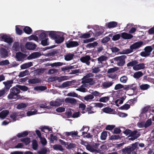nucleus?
<instances>
[{"mask_svg":"<svg viewBox=\"0 0 154 154\" xmlns=\"http://www.w3.org/2000/svg\"><path fill=\"white\" fill-rule=\"evenodd\" d=\"M138 142H136L133 143L131 146H128L122 149V152L124 154H136V152L134 151L135 149L137 150Z\"/></svg>","mask_w":154,"mask_h":154,"instance_id":"1","label":"nucleus"},{"mask_svg":"<svg viewBox=\"0 0 154 154\" xmlns=\"http://www.w3.org/2000/svg\"><path fill=\"white\" fill-rule=\"evenodd\" d=\"M20 91L16 86L10 89V93L8 94V99H22L21 96L19 94Z\"/></svg>","mask_w":154,"mask_h":154,"instance_id":"2","label":"nucleus"},{"mask_svg":"<svg viewBox=\"0 0 154 154\" xmlns=\"http://www.w3.org/2000/svg\"><path fill=\"white\" fill-rule=\"evenodd\" d=\"M127 57L125 55H122L119 57H116L114 58L113 60H111V63H113V60L117 62H116L118 66H122L125 64V59Z\"/></svg>","mask_w":154,"mask_h":154,"instance_id":"3","label":"nucleus"},{"mask_svg":"<svg viewBox=\"0 0 154 154\" xmlns=\"http://www.w3.org/2000/svg\"><path fill=\"white\" fill-rule=\"evenodd\" d=\"M128 67H145V64L143 63L138 64V62L136 60H132L127 64Z\"/></svg>","mask_w":154,"mask_h":154,"instance_id":"4","label":"nucleus"},{"mask_svg":"<svg viewBox=\"0 0 154 154\" xmlns=\"http://www.w3.org/2000/svg\"><path fill=\"white\" fill-rule=\"evenodd\" d=\"M153 48L152 46H147L145 48L144 51H142L141 52L140 55L143 57H147L150 54V53L152 51Z\"/></svg>","mask_w":154,"mask_h":154,"instance_id":"5","label":"nucleus"},{"mask_svg":"<svg viewBox=\"0 0 154 154\" xmlns=\"http://www.w3.org/2000/svg\"><path fill=\"white\" fill-rule=\"evenodd\" d=\"M137 88V86L136 84H132L125 85L124 86V89L126 90H132V93L131 94H128L129 96H132L134 94V93Z\"/></svg>","mask_w":154,"mask_h":154,"instance_id":"6","label":"nucleus"},{"mask_svg":"<svg viewBox=\"0 0 154 154\" xmlns=\"http://www.w3.org/2000/svg\"><path fill=\"white\" fill-rule=\"evenodd\" d=\"M0 38L4 40L5 42L8 43L9 45L13 42V39L6 34H0Z\"/></svg>","mask_w":154,"mask_h":154,"instance_id":"7","label":"nucleus"},{"mask_svg":"<svg viewBox=\"0 0 154 154\" xmlns=\"http://www.w3.org/2000/svg\"><path fill=\"white\" fill-rule=\"evenodd\" d=\"M138 131L137 130H134L131 132L130 134L129 135V140H134L137 139L140 136V134H137Z\"/></svg>","mask_w":154,"mask_h":154,"instance_id":"8","label":"nucleus"},{"mask_svg":"<svg viewBox=\"0 0 154 154\" xmlns=\"http://www.w3.org/2000/svg\"><path fill=\"white\" fill-rule=\"evenodd\" d=\"M13 83V80L11 79L10 80L7 81L6 82H3V84L5 85V87L4 88L6 91H8L10 88L12 87V84Z\"/></svg>","mask_w":154,"mask_h":154,"instance_id":"9","label":"nucleus"},{"mask_svg":"<svg viewBox=\"0 0 154 154\" xmlns=\"http://www.w3.org/2000/svg\"><path fill=\"white\" fill-rule=\"evenodd\" d=\"M63 102V100L60 99H57L54 101H51L50 104L51 106H58L61 105L62 103Z\"/></svg>","mask_w":154,"mask_h":154,"instance_id":"10","label":"nucleus"},{"mask_svg":"<svg viewBox=\"0 0 154 154\" xmlns=\"http://www.w3.org/2000/svg\"><path fill=\"white\" fill-rule=\"evenodd\" d=\"M91 57L89 55H86L81 58L80 60L83 63H85L87 65H89L90 64Z\"/></svg>","mask_w":154,"mask_h":154,"instance_id":"11","label":"nucleus"},{"mask_svg":"<svg viewBox=\"0 0 154 154\" xmlns=\"http://www.w3.org/2000/svg\"><path fill=\"white\" fill-rule=\"evenodd\" d=\"M36 47V45L31 42H27L25 45L26 48L29 50H34Z\"/></svg>","mask_w":154,"mask_h":154,"instance_id":"12","label":"nucleus"},{"mask_svg":"<svg viewBox=\"0 0 154 154\" xmlns=\"http://www.w3.org/2000/svg\"><path fill=\"white\" fill-rule=\"evenodd\" d=\"M79 45V43L76 41H69L66 43V46L68 48L76 47Z\"/></svg>","mask_w":154,"mask_h":154,"instance_id":"13","label":"nucleus"},{"mask_svg":"<svg viewBox=\"0 0 154 154\" xmlns=\"http://www.w3.org/2000/svg\"><path fill=\"white\" fill-rule=\"evenodd\" d=\"M143 42L142 41H139L134 43L131 45V47L133 50L139 48H140L143 45Z\"/></svg>","mask_w":154,"mask_h":154,"instance_id":"14","label":"nucleus"},{"mask_svg":"<svg viewBox=\"0 0 154 154\" xmlns=\"http://www.w3.org/2000/svg\"><path fill=\"white\" fill-rule=\"evenodd\" d=\"M0 56L2 58H6L8 56V51L5 48H1L0 49Z\"/></svg>","mask_w":154,"mask_h":154,"instance_id":"15","label":"nucleus"},{"mask_svg":"<svg viewBox=\"0 0 154 154\" xmlns=\"http://www.w3.org/2000/svg\"><path fill=\"white\" fill-rule=\"evenodd\" d=\"M26 56V55L23 54L20 52L17 53L16 55V58L19 61L21 60L24 59Z\"/></svg>","mask_w":154,"mask_h":154,"instance_id":"16","label":"nucleus"},{"mask_svg":"<svg viewBox=\"0 0 154 154\" xmlns=\"http://www.w3.org/2000/svg\"><path fill=\"white\" fill-rule=\"evenodd\" d=\"M41 55L40 53L38 52H34L32 53L29 55L27 57L29 60L32 59H35L40 57Z\"/></svg>","mask_w":154,"mask_h":154,"instance_id":"17","label":"nucleus"},{"mask_svg":"<svg viewBox=\"0 0 154 154\" xmlns=\"http://www.w3.org/2000/svg\"><path fill=\"white\" fill-rule=\"evenodd\" d=\"M121 36L122 38L125 39H130L133 37L132 35L125 32L121 33Z\"/></svg>","mask_w":154,"mask_h":154,"instance_id":"18","label":"nucleus"},{"mask_svg":"<svg viewBox=\"0 0 154 154\" xmlns=\"http://www.w3.org/2000/svg\"><path fill=\"white\" fill-rule=\"evenodd\" d=\"M113 84L112 81H108L103 82L102 85L103 89H107L111 86Z\"/></svg>","mask_w":154,"mask_h":154,"instance_id":"19","label":"nucleus"},{"mask_svg":"<svg viewBox=\"0 0 154 154\" xmlns=\"http://www.w3.org/2000/svg\"><path fill=\"white\" fill-rule=\"evenodd\" d=\"M118 23L115 21H111L106 24L107 28L109 29H111L116 27L117 26Z\"/></svg>","mask_w":154,"mask_h":154,"instance_id":"20","label":"nucleus"},{"mask_svg":"<svg viewBox=\"0 0 154 154\" xmlns=\"http://www.w3.org/2000/svg\"><path fill=\"white\" fill-rule=\"evenodd\" d=\"M28 82L30 84H35L40 82L41 80L38 78H34L29 79Z\"/></svg>","mask_w":154,"mask_h":154,"instance_id":"21","label":"nucleus"},{"mask_svg":"<svg viewBox=\"0 0 154 154\" xmlns=\"http://www.w3.org/2000/svg\"><path fill=\"white\" fill-rule=\"evenodd\" d=\"M93 33V32L91 30L88 32L82 34L79 36V38H86L90 37Z\"/></svg>","mask_w":154,"mask_h":154,"instance_id":"22","label":"nucleus"},{"mask_svg":"<svg viewBox=\"0 0 154 154\" xmlns=\"http://www.w3.org/2000/svg\"><path fill=\"white\" fill-rule=\"evenodd\" d=\"M63 64V63L58 62L53 63H47L45 65V66H51V67H53L54 66L57 67L58 66H62Z\"/></svg>","mask_w":154,"mask_h":154,"instance_id":"23","label":"nucleus"},{"mask_svg":"<svg viewBox=\"0 0 154 154\" xmlns=\"http://www.w3.org/2000/svg\"><path fill=\"white\" fill-rule=\"evenodd\" d=\"M66 103H70L71 104H75L76 103V100L74 98L69 97L66 98L65 100Z\"/></svg>","mask_w":154,"mask_h":154,"instance_id":"24","label":"nucleus"},{"mask_svg":"<svg viewBox=\"0 0 154 154\" xmlns=\"http://www.w3.org/2000/svg\"><path fill=\"white\" fill-rule=\"evenodd\" d=\"M64 39V38L63 37L60 36V35H58L57 36V38L54 39L55 40V43H56L59 44L63 42Z\"/></svg>","mask_w":154,"mask_h":154,"instance_id":"25","label":"nucleus"},{"mask_svg":"<svg viewBox=\"0 0 154 154\" xmlns=\"http://www.w3.org/2000/svg\"><path fill=\"white\" fill-rule=\"evenodd\" d=\"M9 111L7 110L2 111L0 112V118L4 119L8 114Z\"/></svg>","mask_w":154,"mask_h":154,"instance_id":"26","label":"nucleus"},{"mask_svg":"<svg viewBox=\"0 0 154 154\" xmlns=\"http://www.w3.org/2000/svg\"><path fill=\"white\" fill-rule=\"evenodd\" d=\"M47 32L49 33L48 35L49 36L54 39H55L58 35V34H57L55 31H47Z\"/></svg>","mask_w":154,"mask_h":154,"instance_id":"27","label":"nucleus"},{"mask_svg":"<svg viewBox=\"0 0 154 154\" xmlns=\"http://www.w3.org/2000/svg\"><path fill=\"white\" fill-rule=\"evenodd\" d=\"M74 56V54L68 53L64 56V59L66 61H69L73 59Z\"/></svg>","mask_w":154,"mask_h":154,"instance_id":"28","label":"nucleus"},{"mask_svg":"<svg viewBox=\"0 0 154 154\" xmlns=\"http://www.w3.org/2000/svg\"><path fill=\"white\" fill-rule=\"evenodd\" d=\"M19 113L17 112H14L12 113L10 116V117L12 119V120L10 122H14L16 121L17 120L16 118L17 116H19Z\"/></svg>","mask_w":154,"mask_h":154,"instance_id":"29","label":"nucleus"},{"mask_svg":"<svg viewBox=\"0 0 154 154\" xmlns=\"http://www.w3.org/2000/svg\"><path fill=\"white\" fill-rule=\"evenodd\" d=\"M16 87L18 88L20 90H21L23 91H26L29 89L25 85H16Z\"/></svg>","mask_w":154,"mask_h":154,"instance_id":"30","label":"nucleus"},{"mask_svg":"<svg viewBox=\"0 0 154 154\" xmlns=\"http://www.w3.org/2000/svg\"><path fill=\"white\" fill-rule=\"evenodd\" d=\"M24 32L27 34H30L32 32V29L29 26H26L23 29Z\"/></svg>","mask_w":154,"mask_h":154,"instance_id":"31","label":"nucleus"},{"mask_svg":"<svg viewBox=\"0 0 154 154\" xmlns=\"http://www.w3.org/2000/svg\"><path fill=\"white\" fill-rule=\"evenodd\" d=\"M12 49L16 51H19L20 49V47L18 42H14L12 46Z\"/></svg>","mask_w":154,"mask_h":154,"instance_id":"32","label":"nucleus"},{"mask_svg":"<svg viewBox=\"0 0 154 154\" xmlns=\"http://www.w3.org/2000/svg\"><path fill=\"white\" fill-rule=\"evenodd\" d=\"M53 149L55 150H58L62 151L64 150L63 147L60 144H56L53 146Z\"/></svg>","mask_w":154,"mask_h":154,"instance_id":"33","label":"nucleus"},{"mask_svg":"<svg viewBox=\"0 0 154 154\" xmlns=\"http://www.w3.org/2000/svg\"><path fill=\"white\" fill-rule=\"evenodd\" d=\"M29 72L27 70H26L24 71L21 72L18 75L19 77H23L29 74Z\"/></svg>","mask_w":154,"mask_h":154,"instance_id":"34","label":"nucleus"},{"mask_svg":"<svg viewBox=\"0 0 154 154\" xmlns=\"http://www.w3.org/2000/svg\"><path fill=\"white\" fill-rule=\"evenodd\" d=\"M47 89V87L45 86H37L34 88V89L37 91H43Z\"/></svg>","mask_w":154,"mask_h":154,"instance_id":"35","label":"nucleus"},{"mask_svg":"<svg viewBox=\"0 0 154 154\" xmlns=\"http://www.w3.org/2000/svg\"><path fill=\"white\" fill-rule=\"evenodd\" d=\"M104 32V30L102 28H100L97 31L95 34V35L96 36H99L103 34Z\"/></svg>","mask_w":154,"mask_h":154,"instance_id":"36","label":"nucleus"},{"mask_svg":"<svg viewBox=\"0 0 154 154\" xmlns=\"http://www.w3.org/2000/svg\"><path fill=\"white\" fill-rule=\"evenodd\" d=\"M143 75V73L140 71H138L134 73L133 75V77L136 79H138L141 77Z\"/></svg>","mask_w":154,"mask_h":154,"instance_id":"37","label":"nucleus"},{"mask_svg":"<svg viewBox=\"0 0 154 154\" xmlns=\"http://www.w3.org/2000/svg\"><path fill=\"white\" fill-rule=\"evenodd\" d=\"M28 134V133L27 131H25L21 133H19L17 135V136L18 137H25L27 136Z\"/></svg>","mask_w":154,"mask_h":154,"instance_id":"38","label":"nucleus"},{"mask_svg":"<svg viewBox=\"0 0 154 154\" xmlns=\"http://www.w3.org/2000/svg\"><path fill=\"white\" fill-rule=\"evenodd\" d=\"M150 86L147 84H142L140 86V88L143 90H146L149 88Z\"/></svg>","mask_w":154,"mask_h":154,"instance_id":"39","label":"nucleus"},{"mask_svg":"<svg viewBox=\"0 0 154 154\" xmlns=\"http://www.w3.org/2000/svg\"><path fill=\"white\" fill-rule=\"evenodd\" d=\"M27 106L26 104L25 103H21L19 104L17 106V108L18 109H23L26 108Z\"/></svg>","mask_w":154,"mask_h":154,"instance_id":"40","label":"nucleus"},{"mask_svg":"<svg viewBox=\"0 0 154 154\" xmlns=\"http://www.w3.org/2000/svg\"><path fill=\"white\" fill-rule=\"evenodd\" d=\"M75 147V145L73 143H67L66 147L68 149H69L74 148Z\"/></svg>","mask_w":154,"mask_h":154,"instance_id":"41","label":"nucleus"},{"mask_svg":"<svg viewBox=\"0 0 154 154\" xmlns=\"http://www.w3.org/2000/svg\"><path fill=\"white\" fill-rule=\"evenodd\" d=\"M152 124V119H148L144 123V128H146L150 126Z\"/></svg>","mask_w":154,"mask_h":154,"instance_id":"42","label":"nucleus"},{"mask_svg":"<svg viewBox=\"0 0 154 154\" xmlns=\"http://www.w3.org/2000/svg\"><path fill=\"white\" fill-rule=\"evenodd\" d=\"M130 49H127L124 50L122 51V54H128L130 53L133 51V49L131 48V46L130 47Z\"/></svg>","mask_w":154,"mask_h":154,"instance_id":"43","label":"nucleus"},{"mask_svg":"<svg viewBox=\"0 0 154 154\" xmlns=\"http://www.w3.org/2000/svg\"><path fill=\"white\" fill-rule=\"evenodd\" d=\"M45 69L44 68H38L37 70H35V73L37 75H40L44 73Z\"/></svg>","mask_w":154,"mask_h":154,"instance_id":"44","label":"nucleus"},{"mask_svg":"<svg viewBox=\"0 0 154 154\" xmlns=\"http://www.w3.org/2000/svg\"><path fill=\"white\" fill-rule=\"evenodd\" d=\"M103 112L107 113H110L113 111V109L110 108L105 107L103 109Z\"/></svg>","mask_w":154,"mask_h":154,"instance_id":"45","label":"nucleus"},{"mask_svg":"<svg viewBox=\"0 0 154 154\" xmlns=\"http://www.w3.org/2000/svg\"><path fill=\"white\" fill-rule=\"evenodd\" d=\"M94 98V97L93 95L89 94L85 96L84 97V99L87 101H88Z\"/></svg>","mask_w":154,"mask_h":154,"instance_id":"46","label":"nucleus"},{"mask_svg":"<svg viewBox=\"0 0 154 154\" xmlns=\"http://www.w3.org/2000/svg\"><path fill=\"white\" fill-rule=\"evenodd\" d=\"M41 40V44L42 45L45 46L49 45V43L48 42V38H47Z\"/></svg>","mask_w":154,"mask_h":154,"instance_id":"47","label":"nucleus"},{"mask_svg":"<svg viewBox=\"0 0 154 154\" xmlns=\"http://www.w3.org/2000/svg\"><path fill=\"white\" fill-rule=\"evenodd\" d=\"M10 142L9 141H7L2 146L4 149L6 150H8L10 147Z\"/></svg>","mask_w":154,"mask_h":154,"instance_id":"48","label":"nucleus"},{"mask_svg":"<svg viewBox=\"0 0 154 154\" xmlns=\"http://www.w3.org/2000/svg\"><path fill=\"white\" fill-rule=\"evenodd\" d=\"M86 149L89 151L94 152V148L91 145L89 144L85 145Z\"/></svg>","mask_w":154,"mask_h":154,"instance_id":"49","label":"nucleus"},{"mask_svg":"<svg viewBox=\"0 0 154 154\" xmlns=\"http://www.w3.org/2000/svg\"><path fill=\"white\" fill-rule=\"evenodd\" d=\"M107 59V57L102 55L97 58V60L98 61L101 63L102 62L106 61Z\"/></svg>","mask_w":154,"mask_h":154,"instance_id":"50","label":"nucleus"},{"mask_svg":"<svg viewBox=\"0 0 154 154\" xmlns=\"http://www.w3.org/2000/svg\"><path fill=\"white\" fill-rule=\"evenodd\" d=\"M107 136V134L106 131H103L102 132L101 136L100 139L102 140H105L106 139Z\"/></svg>","mask_w":154,"mask_h":154,"instance_id":"51","label":"nucleus"},{"mask_svg":"<svg viewBox=\"0 0 154 154\" xmlns=\"http://www.w3.org/2000/svg\"><path fill=\"white\" fill-rule=\"evenodd\" d=\"M37 112V111L36 110H32L28 111L26 114L28 116H30L35 114Z\"/></svg>","mask_w":154,"mask_h":154,"instance_id":"52","label":"nucleus"},{"mask_svg":"<svg viewBox=\"0 0 154 154\" xmlns=\"http://www.w3.org/2000/svg\"><path fill=\"white\" fill-rule=\"evenodd\" d=\"M32 66V63L31 62H29L28 63H25L20 66V67H30Z\"/></svg>","mask_w":154,"mask_h":154,"instance_id":"53","label":"nucleus"},{"mask_svg":"<svg viewBox=\"0 0 154 154\" xmlns=\"http://www.w3.org/2000/svg\"><path fill=\"white\" fill-rule=\"evenodd\" d=\"M47 152V149L45 147H44L42 149L40 150H39L38 153V154H46Z\"/></svg>","mask_w":154,"mask_h":154,"instance_id":"54","label":"nucleus"},{"mask_svg":"<svg viewBox=\"0 0 154 154\" xmlns=\"http://www.w3.org/2000/svg\"><path fill=\"white\" fill-rule=\"evenodd\" d=\"M32 148L34 150H36L37 149L38 145L36 140H34L32 141Z\"/></svg>","mask_w":154,"mask_h":154,"instance_id":"55","label":"nucleus"},{"mask_svg":"<svg viewBox=\"0 0 154 154\" xmlns=\"http://www.w3.org/2000/svg\"><path fill=\"white\" fill-rule=\"evenodd\" d=\"M39 37L40 39L41 40H42L47 38H46V34L45 32H42L39 35Z\"/></svg>","mask_w":154,"mask_h":154,"instance_id":"56","label":"nucleus"},{"mask_svg":"<svg viewBox=\"0 0 154 154\" xmlns=\"http://www.w3.org/2000/svg\"><path fill=\"white\" fill-rule=\"evenodd\" d=\"M109 97H103L100 99V101L103 102H106L109 100Z\"/></svg>","mask_w":154,"mask_h":154,"instance_id":"57","label":"nucleus"},{"mask_svg":"<svg viewBox=\"0 0 154 154\" xmlns=\"http://www.w3.org/2000/svg\"><path fill=\"white\" fill-rule=\"evenodd\" d=\"M57 137L56 136H54L52 134L50 135V140L51 143H53L54 140H57Z\"/></svg>","mask_w":154,"mask_h":154,"instance_id":"58","label":"nucleus"},{"mask_svg":"<svg viewBox=\"0 0 154 154\" xmlns=\"http://www.w3.org/2000/svg\"><path fill=\"white\" fill-rule=\"evenodd\" d=\"M137 102V97L128 100V103H129L131 105H133Z\"/></svg>","mask_w":154,"mask_h":154,"instance_id":"59","label":"nucleus"},{"mask_svg":"<svg viewBox=\"0 0 154 154\" xmlns=\"http://www.w3.org/2000/svg\"><path fill=\"white\" fill-rule=\"evenodd\" d=\"M57 80L59 82H60L66 80V79L67 76H61L60 77L57 76Z\"/></svg>","mask_w":154,"mask_h":154,"instance_id":"60","label":"nucleus"},{"mask_svg":"<svg viewBox=\"0 0 154 154\" xmlns=\"http://www.w3.org/2000/svg\"><path fill=\"white\" fill-rule=\"evenodd\" d=\"M71 81H67L63 82L62 84V86L63 88L66 87L71 85Z\"/></svg>","mask_w":154,"mask_h":154,"instance_id":"61","label":"nucleus"},{"mask_svg":"<svg viewBox=\"0 0 154 154\" xmlns=\"http://www.w3.org/2000/svg\"><path fill=\"white\" fill-rule=\"evenodd\" d=\"M124 86L123 85L119 84L116 85L114 89L115 90H117L119 89H120L122 88H124Z\"/></svg>","mask_w":154,"mask_h":154,"instance_id":"62","label":"nucleus"},{"mask_svg":"<svg viewBox=\"0 0 154 154\" xmlns=\"http://www.w3.org/2000/svg\"><path fill=\"white\" fill-rule=\"evenodd\" d=\"M121 36V35L120 34H116L113 36L112 40L114 41H117L119 39Z\"/></svg>","mask_w":154,"mask_h":154,"instance_id":"63","label":"nucleus"},{"mask_svg":"<svg viewBox=\"0 0 154 154\" xmlns=\"http://www.w3.org/2000/svg\"><path fill=\"white\" fill-rule=\"evenodd\" d=\"M127 78L125 76L121 77L120 79V82L123 83H125L127 81Z\"/></svg>","mask_w":154,"mask_h":154,"instance_id":"64","label":"nucleus"}]
</instances>
